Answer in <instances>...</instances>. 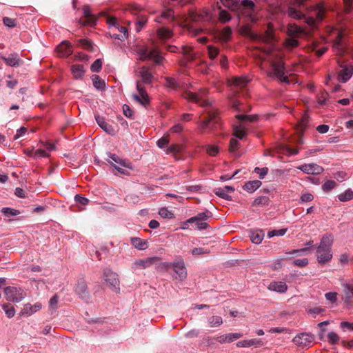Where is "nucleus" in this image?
Masks as SVG:
<instances>
[{
    "label": "nucleus",
    "instance_id": "1",
    "mask_svg": "<svg viewBox=\"0 0 353 353\" xmlns=\"http://www.w3.org/2000/svg\"><path fill=\"white\" fill-rule=\"evenodd\" d=\"M207 95L208 90L205 88H201L197 92L186 91L183 94V97L185 99L199 103L201 107L206 108L208 117L199 124L200 128L203 130L216 128L220 125L221 121L219 112L212 107V101L206 98Z\"/></svg>",
    "mask_w": 353,
    "mask_h": 353
},
{
    "label": "nucleus",
    "instance_id": "2",
    "mask_svg": "<svg viewBox=\"0 0 353 353\" xmlns=\"http://www.w3.org/2000/svg\"><path fill=\"white\" fill-rule=\"evenodd\" d=\"M305 0H296L288 9V14L290 17L295 19H304L305 23L311 28L316 27L317 23L323 21L325 17V8L322 3L316 4L310 16L306 17L297 8H301L304 5Z\"/></svg>",
    "mask_w": 353,
    "mask_h": 353
},
{
    "label": "nucleus",
    "instance_id": "3",
    "mask_svg": "<svg viewBox=\"0 0 353 353\" xmlns=\"http://www.w3.org/2000/svg\"><path fill=\"white\" fill-rule=\"evenodd\" d=\"M332 237L331 234L323 235L319 245L316 248L317 261L320 264H325L332 259Z\"/></svg>",
    "mask_w": 353,
    "mask_h": 353
},
{
    "label": "nucleus",
    "instance_id": "4",
    "mask_svg": "<svg viewBox=\"0 0 353 353\" xmlns=\"http://www.w3.org/2000/svg\"><path fill=\"white\" fill-rule=\"evenodd\" d=\"M268 61H270L272 67V71L268 74L269 76L276 77L281 82L289 83L288 77L285 75V65L282 58L278 54L275 57L270 54Z\"/></svg>",
    "mask_w": 353,
    "mask_h": 353
},
{
    "label": "nucleus",
    "instance_id": "5",
    "mask_svg": "<svg viewBox=\"0 0 353 353\" xmlns=\"http://www.w3.org/2000/svg\"><path fill=\"white\" fill-rule=\"evenodd\" d=\"M141 61L151 60L157 65H161L164 59L157 48L143 47L137 52Z\"/></svg>",
    "mask_w": 353,
    "mask_h": 353
},
{
    "label": "nucleus",
    "instance_id": "6",
    "mask_svg": "<svg viewBox=\"0 0 353 353\" xmlns=\"http://www.w3.org/2000/svg\"><path fill=\"white\" fill-rule=\"evenodd\" d=\"M212 213L208 210L198 213L196 215L188 219V222L195 224L199 230H206L209 227L208 221L212 218Z\"/></svg>",
    "mask_w": 353,
    "mask_h": 353
},
{
    "label": "nucleus",
    "instance_id": "7",
    "mask_svg": "<svg viewBox=\"0 0 353 353\" xmlns=\"http://www.w3.org/2000/svg\"><path fill=\"white\" fill-rule=\"evenodd\" d=\"M233 135L234 137L230 141L229 150L230 152H235L239 147V140L243 139L247 135V130L243 124H239L234 127Z\"/></svg>",
    "mask_w": 353,
    "mask_h": 353
},
{
    "label": "nucleus",
    "instance_id": "8",
    "mask_svg": "<svg viewBox=\"0 0 353 353\" xmlns=\"http://www.w3.org/2000/svg\"><path fill=\"white\" fill-rule=\"evenodd\" d=\"M136 88L138 94H132V99L142 106L147 108L151 102L150 97H149L145 88L141 84L140 81H137Z\"/></svg>",
    "mask_w": 353,
    "mask_h": 353
},
{
    "label": "nucleus",
    "instance_id": "9",
    "mask_svg": "<svg viewBox=\"0 0 353 353\" xmlns=\"http://www.w3.org/2000/svg\"><path fill=\"white\" fill-rule=\"evenodd\" d=\"M4 294L6 300L15 303L20 302L26 296V293L23 289L13 286L6 287L4 289Z\"/></svg>",
    "mask_w": 353,
    "mask_h": 353
},
{
    "label": "nucleus",
    "instance_id": "10",
    "mask_svg": "<svg viewBox=\"0 0 353 353\" xmlns=\"http://www.w3.org/2000/svg\"><path fill=\"white\" fill-rule=\"evenodd\" d=\"M110 23L112 26L110 32L111 38L120 41H124L128 38V32L126 27L120 26L114 19H110Z\"/></svg>",
    "mask_w": 353,
    "mask_h": 353
},
{
    "label": "nucleus",
    "instance_id": "11",
    "mask_svg": "<svg viewBox=\"0 0 353 353\" xmlns=\"http://www.w3.org/2000/svg\"><path fill=\"white\" fill-rule=\"evenodd\" d=\"M314 336L311 333L303 332L297 334L292 339L293 343L298 347L304 348L312 345Z\"/></svg>",
    "mask_w": 353,
    "mask_h": 353
},
{
    "label": "nucleus",
    "instance_id": "12",
    "mask_svg": "<svg viewBox=\"0 0 353 353\" xmlns=\"http://www.w3.org/2000/svg\"><path fill=\"white\" fill-rule=\"evenodd\" d=\"M109 158L107 161L121 174H125V168H131V163L126 159H122L121 156H109Z\"/></svg>",
    "mask_w": 353,
    "mask_h": 353
},
{
    "label": "nucleus",
    "instance_id": "13",
    "mask_svg": "<svg viewBox=\"0 0 353 353\" xmlns=\"http://www.w3.org/2000/svg\"><path fill=\"white\" fill-rule=\"evenodd\" d=\"M103 276L105 282L109 284L112 290L115 292L119 290V280L117 273L107 268L103 270Z\"/></svg>",
    "mask_w": 353,
    "mask_h": 353
},
{
    "label": "nucleus",
    "instance_id": "14",
    "mask_svg": "<svg viewBox=\"0 0 353 353\" xmlns=\"http://www.w3.org/2000/svg\"><path fill=\"white\" fill-rule=\"evenodd\" d=\"M82 10L85 19L79 20V23L82 26L94 27L97 24V19L92 14L90 6L88 5L83 6Z\"/></svg>",
    "mask_w": 353,
    "mask_h": 353
},
{
    "label": "nucleus",
    "instance_id": "15",
    "mask_svg": "<svg viewBox=\"0 0 353 353\" xmlns=\"http://www.w3.org/2000/svg\"><path fill=\"white\" fill-rule=\"evenodd\" d=\"M172 268L175 273L173 276L175 279L183 281L186 279L188 274L183 260L173 262Z\"/></svg>",
    "mask_w": 353,
    "mask_h": 353
},
{
    "label": "nucleus",
    "instance_id": "16",
    "mask_svg": "<svg viewBox=\"0 0 353 353\" xmlns=\"http://www.w3.org/2000/svg\"><path fill=\"white\" fill-rule=\"evenodd\" d=\"M159 261V258L158 256H152L146 259H138L133 263L132 268L134 270L145 269L151 266L152 264L156 263Z\"/></svg>",
    "mask_w": 353,
    "mask_h": 353
},
{
    "label": "nucleus",
    "instance_id": "17",
    "mask_svg": "<svg viewBox=\"0 0 353 353\" xmlns=\"http://www.w3.org/2000/svg\"><path fill=\"white\" fill-rule=\"evenodd\" d=\"M74 291L79 297L85 301H88L89 299V293L88 291V287L86 282L83 279H79L77 281V283L74 288Z\"/></svg>",
    "mask_w": 353,
    "mask_h": 353
},
{
    "label": "nucleus",
    "instance_id": "18",
    "mask_svg": "<svg viewBox=\"0 0 353 353\" xmlns=\"http://www.w3.org/2000/svg\"><path fill=\"white\" fill-rule=\"evenodd\" d=\"M73 52L72 47L70 43L68 41H62L57 47V52L60 57H67L72 54Z\"/></svg>",
    "mask_w": 353,
    "mask_h": 353
},
{
    "label": "nucleus",
    "instance_id": "19",
    "mask_svg": "<svg viewBox=\"0 0 353 353\" xmlns=\"http://www.w3.org/2000/svg\"><path fill=\"white\" fill-rule=\"evenodd\" d=\"M307 174H319L323 171V168L317 164H303L297 168Z\"/></svg>",
    "mask_w": 353,
    "mask_h": 353
},
{
    "label": "nucleus",
    "instance_id": "20",
    "mask_svg": "<svg viewBox=\"0 0 353 353\" xmlns=\"http://www.w3.org/2000/svg\"><path fill=\"white\" fill-rule=\"evenodd\" d=\"M1 59L3 60L6 65L11 67L18 66L23 62L17 53L10 54L8 57L1 56Z\"/></svg>",
    "mask_w": 353,
    "mask_h": 353
},
{
    "label": "nucleus",
    "instance_id": "21",
    "mask_svg": "<svg viewBox=\"0 0 353 353\" xmlns=\"http://www.w3.org/2000/svg\"><path fill=\"white\" fill-rule=\"evenodd\" d=\"M97 124L108 134L114 135L116 134L115 129L109 123H108L103 117L99 115L95 116Z\"/></svg>",
    "mask_w": 353,
    "mask_h": 353
},
{
    "label": "nucleus",
    "instance_id": "22",
    "mask_svg": "<svg viewBox=\"0 0 353 353\" xmlns=\"http://www.w3.org/2000/svg\"><path fill=\"white\" fill-rule=\"evenodd\" d=\"M139 75L141 78V81H140L141 83H143L145 84H151L152 83L154 79L153 74L146 67L141 68L139 70Z\"/></svg>",
    "mask_w": 353,
    "mask_h": 353
},
{
    "label": "nucleus",
    "instance_id": "23",
    "mask_svg": "<svg viewBox=\"0 0 353 353\" xmlns=\"http://www.w3.org/2000/svg\"><path fill=\"white\" fill-rule=\"evenodd\" d=\"M41 304L40 303H36L33 305L30 303H27L24 305L23 310L20 312L21 316L27 315L30 316L34 312L41 309Z\"/></svg>",
    "mask_w": 353,
    "mask_h": 353
},
{
    "label": "nucleus",
    "instance_id": "24",
    "mask_svg": "<svg viewBox=\"0 0 353 353\" xmlns=\"http://www.w3.org/2000/svg\"><path fill=\"white\" fill-rule=\"evenodd\" d=\"M353 74V65L344 66L339 74V80L345 83L347 82Z\"/></svg>",
    "mask_w": 353,
    "mask_h": 353
},
{
    "label": "nucleus",
    "instance_id": "25",
    "mask_svg": "<svg viewBox=\"0 0 353 353\" xmlns=\"http://www.w3.org/2000/svg\"><path fill=\"white\" fill-rule=\"evenodd\" d=\"M157 36L159 40L165 41L172 37L173 32L170 28L161 27L157 30Z\"/></svg>",
    "mask_w": 353,
    "mask_h": 353
},
{
    "label": "nucleus",
    "instance_id": "26",
    "mask_svg": "<svg viewBox=\"0 0 353 353\" xmlns=\"http://www.w3.org/2000/svg\"><path fill=\"white\" fill-rule=\"evenodd\" d=\"M342 287L343 288L344 302L349 304L353 300V285L349 283H343Z\"/></svg>",
    "mask_w": 353,
    "mask_h": 353
},
{
    "label": "nucleus",
    "instance_id": "27",
    "mask_svg": "<svg viewBox=\"0 0 353 353\" xmlns=\"http://www.w3.org/2000/svg\"><path fill=\"white\" fill-rule=\"evenodd\" d=\"M303 34L304 30L301 27L294 23H290L288 26V34L289 37L298 38Z\"/></svg>",
    "mask_w": 353,
    "mask_h": 353
},
{
    "label": "nucleus",
    "instance_id": "28",
    "mask_svg": "<svg viewBox=\"0 0 353 353\" xmlns=\"http://www.w3.org/2000/svg\"><path fill=\"white\" fill-rule=\"evenodd\" d=\"M288 285L282 281H272L268 285V289L279 293H284L288 290Z\"/></svg>",
    "mask_w": 353,
    "mask_h": 353
},
{
    "label": "nucleus",
    "instance_id": "29",
    "mask_svg": "<svg viewBox=\"0 0 353 353\" xmlns=\"http://www.w3.org/2000/svg\"><path fill=\"white\" fill-rule=\"evenodd\" d=\"M165 81L164 86L169 90H176L180 88L179 83L178 80L172 77H163Z\"/></svg>",
    "mask_w": 353,
    "mask_h": 353
},
{
    "label": "nucleus",
    "instance_id": "30",
    "mask_svg": "<svg viewBox=\"0 0 353 353\" xmlns=\"http://www.w3.org/2000/svg\"><path fill=\"white\" fill-rule=\"evenodd\" d=\"M261 184L262 183L259 180L249 181L244 184L243 188L246 192L252 193L259 188Z\"/></svg>",
    "mask_w": 353,
    "mask_h": 353
},
{
    "label": "nucleus",
    "instance_id": "31",
    "mask_svg": "<svg viewBox=\"0 0 353 353\" xmlns=\"http://www.w3.org/2000/svg\"><path fill=\"white\" fill-rule=\"evenodd\" d=\"M71 72L74 79H82L85 74L84 67L81 64L72 65L71 67Z\"/></svg>",
    "mask_w": 353,
    "mask_h": 353
},
{
    "label": "nucleus",
    "instance_id": "32",
    "mask_svg": "<svg viewBox=\"0 0 353 353\" xmlns=\"http://www.w3.org/2000/svg\"><path fill=\"white\" fill-rule=\"evenodd\" d=\"M130 243L135 248L139 250H145L148 246L147 241L143 240L138 237L130 238Z\"/></svg>",
    "mask_w": 353,
    "mask_h": 353
},
{
    "label": "nucleus",
    "instance_id": "33",
    "mask_svg": "<svg viewBox=\"0 0 353 353\" xmlns=\"http://www.w3.org/2000/svg\"><path fill=\"white\" fill-rule=\"evenodd\" d=\"M250 79L245 77H235L230 81V85L243 88L247 85Z\"/></svg>",
    "mask_w": 353,
    "mask_h": 353
},
{
    "label": "nucleus",
    "instance_id": "34",
    "mask_svg": "<svg viewBox=\"0 0 353 353\" xmlns=\"http://www.w3.org/2000/svg\"><path fill=\"white\" fill-rule=\"evenodd\" d=\"M252 243L259 244L263 239L264 233L262 230L250 231L249 235Z\"/></svg>",
    "mask_w": 353,
    "mask_h": 353
},
{
    "label": "nucleus",
    "instance_id": "35",
    "mask_svg": "<svg viewBox=\"0 0 353 353\" xmlns=\"http://www.w3.org/2000/svg\"><path fill=\"white\" fill-rule=\"evenodd\" d=\"M192 20L194 21H209L211 19V14L208 10H203L200 13H196L192 16Z\"/></svg>",
    "mask_w": 353,
    "mask_h": 353
},
{
    "label": "nucleus",
    "instance_id": "36",
    "mask_svg": "<svg viewBox=\"0 0 353 353\" xmlns=\"http://www.w3.org/2000/svg\"><path fill=\"white\" fill-rule=\"evenodd\" d=\"M310 117L307 114L305 113L298 122V130L303 132L309 127Z\"/></svg>",
    "mask_w": 353,
    "mask_h": 353
},
{
    "label": "nucleus",
    "instance_id": "37",
    "mask_svg": "<svg viewBox=\"0 0 353 353\" xmlns=\"http://www.w3.org/2000/svg\"><path fill=\"white\" fill-rule=\"evenodd\" d=\"M92 80L94 87L99 90H104L105 88V81L98 75H92Z\"/></svg>",
    "mask_w": 353,
    "mask_h": 353
},
{
    "label": "nucleus",
    "instance_id": "38",
    "mask_svg": "<svg viewBox=\"0 0 353 353\" xmlns=\"http://www.w3.org/2000/svg\"><path fill=\"white\" fill-rule=\"evenodd\" d=\"M333 48L339 54H343L345 52V48L341 41V34H339L338 37L334 41Z\"/></svg>",
    "mask_w": 353,
    "mask_h": 353
},
{
    "label": "nucleus",
    "instance_id": "39",
    "mask_svg": "<svg viewBox=\"0 0 353 353\" xmlns=\"http://www.w3.org/2000/svg\"><path fill=\"white\" fill-rule=\"evenodd\" d=\"M260 342L261 341L258 339L243 340L237 342L236 346L238 347H250L252 345H257L260 344Z\"/></svg>",
    "mask_w": 353,
    "mask_h": 353
},
{
    "label": "nucleus",
    "instance_id": "40",
    "mask_svg": "<svg viewBox=\"0 0 353 353\" xmlns=\"http://www.w3.org/2000/svg\"><path fill=\"white\" fill-rule=\"evenodd\" d=\"M232 35V30L229 26L224 28L219 33L220 39L223 42H228Z\"/></svg>",
    "mask_w": 353,
    "mask_h": 353
},
{
    "label": "nucleus",
    "instance_id": "41",
    "mask_svg": "<svg viewBox=\"0 0 353 353\" xmlns=\"http://www.w3.org/2000/svg\"><path fill=\"white\" fill-rule=\"evenodd\" d=\"M208 55L210 60H214L219 54V48L218 47L209 45L207 47Z\"/></svg>",
    "mask_w": 353,
    "mask_h": 353
},
{
    "label": "nucleus",
    "instance_id": "42",
    "mask_svg": "<svg viewBox=\"0 0 353 353\" xmlns=\"http://www.w3.org/2000/svg\"><path fill=\"white\" fill-rule=\"evenodd\" d=\"M221 3L232 10H236L239 7V0H220Z\"/></svg>",
    "mask_w": 353,
    "mask_h": 353
},
{
    "label": "nucleus",
    "instance_id": "43",
    "mask_svg": "<svg viewBox=\"0 0 353 353\" xmlns=\"http://www.w3.org/2000/svg\"><path fill=\"white\" fill-rule=\"evenodd\" d=\"M338 198L342 202L350 201L353 199V191L351 189H347L344 192L339 194Z\"/></svg>",
    "mask_w": 353,
    "mask_h": 353
},
{
    "label": "nucleus",
    "instance_id": "44",
    "mask_svg": "<svg viewBox=\"0 0 353 353\" xmlns=\"http://www.w3.org/2000/svg\"><path fill=\"white\" fill-rule=\"evenodd\" d=\"M235 117L241 121H248V122H254L258 120V116L256 114L254 115H246L243 114H236Z\"/></svg>",
    "mask_w": 353,
    "mask_h": 353
},
{
    "label": "nucleus",
    "instance_id": "45",
    "mask_svg": "<svg viewBox=\"0 0 353 353\" xmlns=\"http://www.w3.org/2000/svg\"><path fill=\"white\" fill-rule=\"evenodd\" d=\"M270 203V199L266 196H261L256 198L253 202V205L254 206H266L268 205Z\"/></svg>",
    "mask_w": 353,
    "mask_h": 353
},
{
    "label": "nucleus",
    "instance_id": "46",
    "mask_svg": "<svg viewBox=\"0 0 353 353\" xmlns=\"http://www.w3.org/2000/svg\"><path fill=\"white\" fill-rule=\"evenodd\" d=\"M208 323L212 327H219L223 323V320L219 316H212L208 319Z\"/></svg>",
    "mask_w": 353,
    "mask_h": 353
},
{
    "label": "nucleus",
    "instance_id": "47",
    "mask_svg": "<svg viewBox=\"0 0 353 353\" xmlns=\"http://www.w3.org/2000/svg\"><path fill=\"white\" fill-rule=\"evenodd\" d=\"M1 212L6 217L15 216L20 214L19 210L10 208H3Z\"/></svg>",
    "mask_w": 353,
    "mask_h": 353
},
{
    "label": "nucleus",
    "instance_id": "48",
    "mask_svg": "<svg viewBox=\"0 0 353 353\" xmlns=\"http://www.w3.org/2000/svg\"><path fill=\"white\" fill-rule=\"evenodd\" d=\"M159 214L162 217L165 219H173L174 217V213L169 210L167 208H161L159 210Z\"/></svg>",
    "mask_w": 353,
    "mask_h": 353
},
{
    "label": "nucleus",
    "instance_id": "49",
    "mask_svg": "<svg viewBox=\"0 0 353 353\" xmlns=\"http://www.w3.org/2000/svg\"><path fill=\"white\" fill-rule=\"evenodd\" d=\"M285 44L287 48L292 49L299 46V41L297 38L289 37L285 41Z\"/></svg>",
    "mask_w": 353,
    "mask_h": 353
},
{
    "label": "nucleus",
    "instance_id": "50",
    "mask_svg": "<svg viewBox=\"0 0 353 353\" xmlns=\"http://www.w3.org/2000/svg\"><path fill=\"white\" fill-rule=\"evenodd\" d=\"M148 19L146 17H141L136 22H135V30L137 32H140L142 28L147 23Z\"/></svg>",
    "mask_w": 353,
    "mask_h": 353
},
{
    "label": "nucleus",
    "instance_id": "51",
    "mask_svg": "<svg viewBox=\"0 0 353 353\" xmlns=\"http://www.w3.org/2000/svg\"><path fill=\"white\" fill-rule=\"evenodd\" d=\"M170 141V136L168 134L164 135L157 141V145L160 148H165L168 147Z\"/></svg>",
    "mask_w": 353,
    "mask_h": 353
},
{
    "label": "nucleus",
    "instance_id": "52",
    "mask_svg": "<svg viewBox=\"0 0 353 353\" xmlns=\"http://www.w3.org/2000/svg\"><path fill=\"white\" fill-rule=\"evenodd\" d=\"M102 68V61L101 59H96L91 65L90 70L92 72H99Z\"/></svg>",
    "mask_w": 353,
    "mask_h": 353
},
{
    "label": "nucleus",
    "instance_id": "53",
    "mask_svg": "<svg viewBox=\"0 0 353 353\" xmlns=\"http://www.w3.org/2000/svg\"><path fill=\"white\" fill-rule=\"evenodd\" d=\"M3 309L6 314V316L8 318H12L15 314V310L13 306L9 305V304H3Z\"/></svg>",
    "mask_w": 353,
    "mask_h": 353
},
{
    "label": "nucleus",
    "instance_id": "54",
    "mask_svg": "<svg viewBox=\"0 0 353 353\" xmlns=\"http://www.w3.org/2000/svg\"><path fill=\"white\" fill-rule=\"evenodd\" d=\"M214 193L216 196L226 199V200H231V196L228 194L227 192L225 191V189L223 188H216L214 191Z\"/></svg>",
    "mask_w": 353,
    "mask_h": 353
},
{
    "label": "nucleus",
    "instance_id": "55",
    "mask_svg": "<svg viewBox=\"0 0 353 353\" xmlns=\"http://www.w3.org/2000/svg\"><path fill=\"white\" fill-rule=\"evenodd\" d=\"M254 172L257 174L261 179H263L268 173V168L267 167L262 168L256 167L254 170Z\"/></svg>",
    "mask_w": 353,
    "mask_h": 353
},
{
    "label": "nucleus",
    "instance_id": "56",
    "mask_svg": "<svg viewBox=\"0 0 353 353\" xmlns=\"http://www.w3.org/2000/svg\"><path fill=\"white\" fill-rule=\"evenodd\" d=\"M172 266V263L170 262H161L157 264V269L158 271L167 272Z\"/></svg>",
    "mask_w": 353,
    "mask_h": 353
},
{
    "label": "nucleus",
    "instance_id": "57",
    "mask_svg": "<svg viewBox=\"0 0 353 353\" xmlns=\"http://www.w3.org/2000/svg\"><path fill=\"white\" fill-rule=\"evenodd\" d=\"M77 43L85 50H91L92 48V42L85 39H79Z\"/></svg>",
    "mask_w": 353,
    "mask_h": 353
},
{
    "label": "nucleus",
    "instance_id": "58",
    "mask_svg": "<svg viewBox=\"0 0 353 353\" xmlns=\"http://www.w3.org/2000/svg\"><path fill=\"white\" fill-rule=\"evenodd\" d=\"M336 185V183L333 180L326 181L322 185V189L325 192H329L332 190Z\"/></svg>",
    "mask_w": 353,
    "mask_h": 353
},
{
    "label": "nucleus",
    "instance_id": "59",
    "mask_svg": "<svg viewBox=\"0 0 353 353\" xmlns=\"http://www.w3.org/2000/svg\"><path fill=\"white\" fill-rule=\"evenodd\" d=\"M287 232V229L273 230L268 232V236L272 238L275 236H283Z\"/></svg>",
    "mask_w": 353,
    "mask_h": 353
},
{
    "label": "nucleus",
    "instance_id": "60",
    "mask_svg": "<svg viewBox=\"0 0 353 353\" xmlns=\"http://www.w3.org/2000/svg\"><path fill=\"white\" fill-rule=\"evenodd\" d=\"M168 152H173L174 154L183 151V145L180 144H172L169 146Z\"/></svg>",
    "mask_w": 353,
    "mask_h": 353
},
{
    "label": "nucleus",
    "instance_id": "61",
    "mask_svg": "<svg viewBox=\"0 0 353 353\" xmlns=\"http://www.w3.org/2000/svg\"><path fill=\"white\" fill-rule=\"evenodd\" d=\"M74 201L79 205H86L89 203L90 200L80 194H76L74 196Z\"/></svg>",
    "mask_w": 353,
    "mask_h": 353
},
{
    "label": "nucleus",
    "instance_id": "62",
    "mask_svg": "<svg viewBox=\"0 0 353 353\" xmlns=\"http://www.w3.org/2000/svg\"><path fill=\"white\" fill-rule=\"evenodd\" d=\"M328 342L330 344H336L339 341V335L334 332H330L327 334Z\"/></svg>",
    "mask_w": 353,
    "mask_h": 353
},
{
    "label": "nucleus",
    "instance_id": "63",
    "mask_svg": "<svg viewBox=\"0 0 353 353\" xmlns=\"http://www.w3.org/2000/svg\"><path fill=\"white\" fill-rule=\"evenodd\" d=\"M3 23L8 28H14L17 26L16 19L8 17L3 18Z\"/></svg>",
    "mask_w": 353,
    "mask_h": 353
},
{
    "label": "nucleus",
    "instance_id": "64",
    "mask_svg": "<svg viewBox=\"0 0 353 353\" xmlns=\"http://www.w3.org/2000/svg\"><path fill=\"white\" fill-rule=\"evenodd\" d=\"M231 17L228 12L226 10H221L219 13V20L222 21L223 23H226L229 21H230Z\"/></svg>",
    "mask_w": 353,
    "mask_h": 353
}]
</instances>
